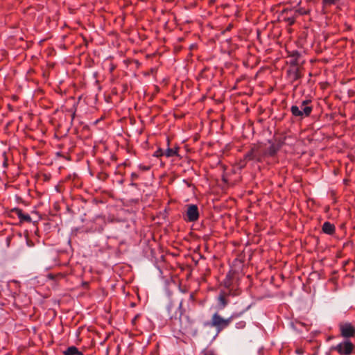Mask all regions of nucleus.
I'll use <instances>...</instances> for the list:
<instances>
[{
  "label": "nucleus",
  "instance_id": "nucleus-9",
  "mask_svg": "<svg viewBox=\"0 0 355 355\" xmlns=\"http://www.w3.org/2000/svg\"><path fill=\"white\" fill-rule=\"evenodd\" d=\"M175 155H177V150L172 149V148H167L164 151V155H165L167 157H173Z\"/></svg>",
  "mask_w": 355,
  "mask_h": 355
},
{
  "label": "nucleus",
  "instance_id": "nucleus-7",
  "mask_svg": "<svg viewBox=\"0 0 355 355\" xmlns=\"http://www.w3.org/2000/svg\"><path fill=\"white\" fill-rule=\"evenodd\" d=\"M64 355H83V353L74 347L71 346L67 348V350L64 352Z\"/></svg>",
  "mask_w": 355,
  "mask_h": 355
},
{
  "label": "nucleus",
  "instance_id": "nucleus-6",
  "mask_svg": "<svg viewBox=\"0 0 355 355\" xmlns=\"http://www.w3.org/2000/svg\"><path fill=\"white\" fill-rule=\"evenodd\" d=\"M322 230L326 234H332L334 232L335 227L331 223L325 222L322 225Z\"/></svg>",
  "mask_w": 355,
  "mask_h": 355
},
{
  "label": "nucleus",
  "instance_id": "nucleus-2",
  "mask_svg": "<svg viewBox=\"0 0 355 355\" xmlns=\"http://www.w3.org/2000/svg\"><path fill=\"white\" fill-rule=\"evenodd\" d=\"M306 104L307 101H303L300 106H292V114L296 116H309L311 112L312 108L310 106H307Z\"/></svg>",
  "mask_w": 355,
  "mask_h": 355
},
{
  "label": "nucleus",
  "instance_id": "nucleus-10",
  "mask_svg": "<svg viewBox=\"0 0 355 355\" xmlns=\"http://www.w3.org/2000/svg\"><path fill=\"white\" fill-rule=\"evenodd\" d=\"M218 301L220 302V309L225 308L227 304V302L225 299L224 296L222 295L218 297Z\"/></svg>",
  "mask_w": 355,
  "mask_h": 355
},
{
  "label": "nucleus",
  "instance_id": "nucleus-1",
  "mask_svg": "<svg viewBox=\"0 0 355 355\" xmlns=\"http://www.w3.org/2000/svg\"><path fill=\"white\" fill-rule=\"evenodd\" d=\"M233 317L225 319L222 318L218 313H216L213 315L211 321V325L216 328L218 332H220L225 327H228L232 320Z\"/></svg>",
  "mask_w": 355,
  "mask_h": 355
},
{
  "label": "nucleus",
  "instance_id": "nucleus-14",
  "mask_svg": "<svg viewBox=\"0 0 355 355\" xmlns=\"http://www.w3.org/2000/svg\"><path fill=\"white\" fill-rule=\"evenodd\" d=\"M202 355H214V354L211 351H206L203 353Z\"/></svg>",
  "mask_w": 355,
  "mask_h": 355
},
{
  "label": "nucleus",
  "instance_id": "nucleus-4",
  "mask_svg": "<svg viewBox=\"0 0 355 355\" xmlns=\"http://www.w3.org/2000/svg\"><path fill=\"white\" fill-rule=\"evenodd\" d=\"M187 216L189 221H196L199 216L198 209L196 205H189L187 211Z\"/></svg>",
  "mask_w": 355,
  "mask_h": 355
},
{
  "label": "nucleus",
  "instance_id": "nucleus-12",
  "mask_svg": "<svg viewBox=\"0 0 355 355\" xmlns=\"http://www.w3.org/2000/svg\"><path fill=\"white\" fill-rule=\"evenodd\" d=\"M245 326V322L244 321H240L236 324V327L237 329H243Z\"/></svg>",
  "mask_w": 355,
  "mask_h": 355
},
{
  "label": "nucleus",
  "instance_id": "nucleus-8",
  "mask_svg": "<svg viewBox=\"0 0 355 355\" xmlns=\"http://www.w3.org/2000/svg\"><path fill=\"white\" fill-rule=\"evenodd\" d=\"M17 216L19 217V218L21 220H26V221L31 220V216L28 214H24L22 212V211L20 209H17Z\"/></svg>",
  "mask_w": 355,
  "mask_h": 355
},
{
  "label": "nucleus",
  "instance_id": "nucleus-11",
  "mask_svg": "<svg viewBox=\"0 0 355 355\" xmlns=\"http://www.w3.org/2000/svg\"><path fill=\"white\" fill-rule=\"evenodd\" d=\"M339 0H322V3L324 6H330L336 3Z\"/></svg>",
  "mask_w": 355,
  "mask_h": 355
},
{
  "label": "nucleus",
  "instance_id": "nucleus-13",
  "mask_svg": "<svg viewBox=\"0 0 355 355\" xmlns=\"http://www.w3.org/2000/svg\"><path fill=\"white\" fill-rule=\"evenodd\" d=\"M164 153H162L161 150H158L156 152V156H161V155H164Z\"/></svg>",
  "mask_w": 355,
  "mask_h": 355
},
{
  "label": "nucleus",
  "instance_id": "nucleus-5",
  "mask_svg": "<svg viewBox=\"0 0 355 355\" xmlns=\"http://www.w3.org/2000/svg\"><path fill=\"white\" fill-rule=\"evenodd\" d=\"M341 334L343 337H352L355 334V329L349 323H345L340 325Z\"/></svg>",
  "mask_w": 355,
  "mask_h": 355
},
{
  "label": "nucleus",
  "instance_id": "nucleus-3",
  "mask_svg": "<svg viewBox=\"0 0 355 355\" xmlns=\"http://www.w3.org/2000/svg\"><path fill=\"white\" fill-rule=\"evenodd\" d=\"M354 346L351 342L345 340L337 345L335 349L340 355H350L354 350Z\"/></svg>",
  "mask_w": 355,
  "mask_h": 355
}]
</instances>
